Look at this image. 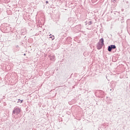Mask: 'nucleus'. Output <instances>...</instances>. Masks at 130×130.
I'll list each match as a JSON object with an SVG mask.
<instances>
[{
	"label": "nucleus",
	"mask_w": 130,
	"mask_h": 130,
	"mask_svg": "<svg viewBox=\"0 0 130 130\" xmlns=\"http://www.w3.org/2000/svg\"><path fill=\"white\" fill-rule=\"evenodd\" d=\"M21 112V109L18 108H15L13 111L12 114H18Z\"/></svg>",
	"instance_id": "nucleus-1"
},
{
	"label": "nucleus",
	"mask_w": 130,
	"mask_h": 130,
	"mask_svg": "<svg viewBox=\"0 0 130 130\" xmlns=\"http://www.w3.org/2000/svg\"><path fill=\"white\" fill-rule=\"evenodd\" d=\"M100 42H101L102 45H104V40L103 38L101 39Z\"/></svg>",
	"instance_id": "nucleus-2"
},
{
	"label": "nucleus",
	"mask_w": 130,
	"mask_h": 130,
	"mask_svg": "<svg viewBox=\"0 0 130 130\" xmlns=\"http://www.w3.org/2000/svg\"><path fill=\"white\" fill-rule=\"evenodd\" d=\"M110 46H111L112 49H115V48H116V47L115 46V45H111Z\"/></svg>",
	"instance_id": "nucleus-3"
},
{
	"label": "nucleus",
	"mask_w": 130,
	"mask_h": 130,
	"mask_svg": "<svg viewBox=\"0 0 130 130\" xmlns=\"http://www.w3.org/2000/svg\"><path fill=\"white\" fill-rule=\"evenodd\" d=\"M108 51H111V50H112V49L111 46H108Z\"/></svg>",
	"instance_id": "nucleus-4"
},
{
	"label": "nucleus",
	"mask_w": 130,
	"mask_h": 130,
	"mask_svg": "<svg viewBox=\"0 0 130 130\" xmlns=\"http://www.w3.org/2000/svg\"><path fill=\"white\" fill-rule=\"evenodd\" d=\"M19 102H20V103H22V102H23V100L20 101V99H19L17 103H19Z\"/></svg>",
	"instance_id": "nucleus-5"
},
{
	"label": "nucleus",
	"mask_w": 130,
	"mask_h": 130,
	"mask_svg": "<svg viewBox=\"0 0 130 130\" xmlns=\"http://www.w3.org/2000/svg\"><path fill=\"white\" fill-rule=\"evenodd\" d=\"M88 25H91V24H92V22H89L88 23Z\"/></svg>",
	"instance_id": "nucleus-6"
},
{
	"label": "nucleus",
	"mask_w": 130,
	"mask_h": 130,
	"mask_svg": "<svg viewBox=\"0 0 130 130\" xmlns=\"http://www.w3.org/2000/svg\"><path fill=\"white\" fill-rule=\"evenodd\" d=\"M46 4H48V1H46Z\"/></svg>",
	"instance_id": "nucleus-7"
},
{
	"label": "nucleus",
	"mask_w": 130,
	"mask_h": 130,
	"mask_svg": "<svg viewBox=\"0 0 130 130\" xmlns=\"http://www.w3.org/2000/svg\"><path fill=\"white\" fill-rule=\"evenodd\" d=\"M54 39V38H53V39H52V40H53Z\"/></svg>",
	"instance_id": "nucleus-8"
},
{
	"label": "nucleus",
	"mask_w": 130,
	"mask_h": 130,
	"mask_svg": "<svg viewBox=\"0 0 130 130\" xmlns=\"http://www.w3.org/2000/svg\"><path fill=\"white\" fill-rule=\"evenodd\" d=\"M24 55H26V54H24Z\"/></svg>",
	"instance_id": "nucleus-9"
},
{
	"label": "nucleus",
	"mask_w": 130,
	"mask_h": 130,
	"mask_svg": "<svg viewBox=\"0 0 130 130\" xmlns=\"http://www.w3.org/2000/svg\"><path fill=\"white\" fill-rule=\"evenodd\" d=\"M100 48H101V47H100V48H99V49H100Z\"/></svg>",
	"instance_id": "nucleus-10"
},
{
	"label": "nucleus",
	"mask_w": 130,
	"mask_h": 130,
	"mask_svg": "<svg viewBox=\"0 0 130 130\" xmlns=\"http://www.w3.org/2000/svg\"><path fill=\"white\" fill-rule=\"evenodd\" d=\"M50 38H52V37H50Z\"/></svg>",
	"instance_id": "nucleus-11"
}]
</instances>
